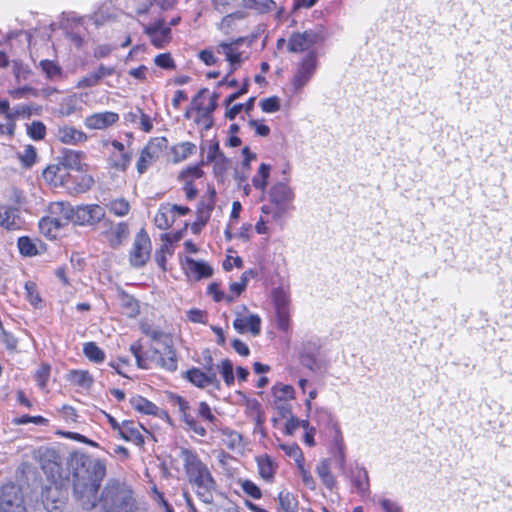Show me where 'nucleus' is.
<instances>
[{
    "label": "nucleus",
    "instance_id": "4d7b16f0",
    "mask_svg": "<svg viewBox=\"0 0 512 512\" xmlns=\"http://www.w3.org/2000/svg\"><path fill=\"white\" fill-rule=\"evenodd\" d=\"M128 234V225L124 222L118 223L116 227L109 233V241L112 246L119 245L125 238H127Z\"/></svg>",
    "mask_w": 512,
    "mask_h": 512
},
{
    "label": "nucleus",
    "instance_id": "052dcab7",
    "mask_svg": "<svg viewBox=\"0 0 512 512\" xmlns=\"http://www.w3.org/2000/svg\"><path fill=\"white\" fill-rule=\"evenodd\" d=\"M248 7L258 14H266L275 9L274 0H249Z\"/></svg>",
    "mask_w": 512,
    "mask_h": 512
},
{
    "label": "nucleus",
    "instance_id": "de8ad7c7",
    "mask_svg": "<svg viewBox=\"0 0 512 512\" xmlns=\"http://www.w3.org/2000/svg\"><path fill=\"white\" fill-rule=\"evenodd\" d=\"M220 434L222 436L223 444L229 449L234 450L241 444L242 437L241 435L229 428L220 429Z\"/></svg>",
    "mask_w": 512,
    "mask_h": 512
},
{
    "label": "nucleus",
    "instance_id": "393cba45",
    "mask_svg": "<svg viewBox=\"0 0 512 512\" xmlns=\"http://www.w3.org/2000/svg\"><path fill=\"white\" fill-rule=\"evenodd\" d=\"M24 224L19 208L0 205V227L8 231L20 230Z\"/></svg>",
    "mask_w": 512,
    "mask_h": 512
},
{
    "label": "nucleus",
    "instance_id": "1a4fd4ad",
    "mask_svg": "<svg viewBox=\"0 0 512 512\" xmlns=\"http://www.w3.org/2000/svg\"><path fill=\"white\" fill-rule=\"evenodd\" d=\"M216 202L217 193L215 188L213 186L208 187L207 191L200 196L196 205V217L194 222L191 224V230L194 234L200 233L210 221Z\"/></svg>",
    "mask_w": 512,
    "mask_h": 512
},
{
    "label": "nucleus",
    "instance_id": "774afa93",
    "mask_svg": "<svg viewBox=\"0 0 512 512\" xmlns=\"http://www.w3.org/2000/svg\"><path fill=\"white\" fill-rule=\"evenodd\" d=\"M215 50L211 48H206L198 53V58L201 62H203L207 66H213L218 63V58L215 56Z\"/></svg>",
    "mask_w": 512,
    "mask_h": 512
},
{
    "label": "nucleus",
    "instance_id": "f03ea898",
    "mask_svg": "<svg viewBox=\"0 0 512 512\" xmlns=\"http://www.w3.org/2000/svg\"><path fill=\"white\" fill-rule=\"evenodd\" d=\"M72 485L83 509L95 507L101 483L106 476V465L101 459L81 455L72 462Z\"/></svg>",
    "mask_w": 512,
    "mask_h": 512
},
{
    "label": "nucleus",
    "instance_id": "69168bd1",
    "mask_svg": "<svg viewBox=\"0 0 512 512\" xmlns=\"http://www.w3.org/2000/svg\"><path fill=\"white\" fill-rule=\"evenodd\" d=\"M187 319L192 323L206 324L208 313L199 308H191L186 312Z\"/></svg>",
    "mask_w": 512,
    "mask_h": 512
},
{
    "label": "nucleus",
    "instance_id": "a211bd4d",
    "mask_svg": "<svg viewBox=\"0 0 512 512\" xmlns=\"http://www.w3.org/2000/svg\"><path fill=\"white\" fill-rule=\"evenodd\" d=\"M233 327L240 334L249 333L253 337H257L261 333L262 320L258 314H237L233 320Z\"/></svg>",
    "mask_w": 512,
    "mask_h": 512
},
{
    "label": "nucleus",
    "instance_id": "cd10ccee",
    "mask_svg": "<svg viewBox=\"0 0 512 512\" xmlns=\"http://www.w3.org/2000/svg\"><path fill=\"white\" fill-rule=\"evenodd\" d=\"M185 273L196 280L209 278L213 275V268L204 261L187 258L184 264Z\"/></svg>",
    "mask_w": 512,
    "mask_h": 512
},
{
    "label": "nucleus",
    "instance_id": "37998d69",
    "mask_svg": "<svg viewBox=\"0 0 512 512\" xmlns=\"http://www.w3.org/2000/svg\"><path fill=\"white\" fill-rule=\"evenodd\" d=\"M271 390L273 401L290 402L295 398V389L292 385L276 383Z\"/></svg>",
    "mask_w": 512,
    "mask_h": 512
},
{
    "label": "nucleus",
    "instance_id": "6e6552de",
    "mask_svg": "<svg viewBox=\"0 0 512 512\" xmlns=\"http://www.w3.org/2000/svg\"><path fill=\"white\" fill-rule=\"evenodd\" d=\"M271 298L275 309L276 326L283 333H288L291 330L289 291L283 287L274 288L271 291Z\"/></svg>",
    "mask_w": 512,
    "mask_h": 512
},
{
    "label": "nucleus",
    "instance_id": "412c9836",
    "mask_svg": "<svg viewBox=\"0 0 512 512\" xmlns=\"http://www.w3.org/2000/svg\"><path fill=\"white\" fill-rule=\"evenodd\" d=\"M119 114L113 111L96 112L84 119V125L91 130H104L119 121Z\"/></svg>",
    "mask_w": 512,
    "mask_h": 512
},
{
    "label": "nucleus",
    "instance_id": "f8f14e48",
    "mask_svg": "<svg viewBox=\"0 0 512 512\" xmlns=\"http://www.w3.org/2000/svg\"><path fill=\"white\" fill-rule=\"evenodd\" d=\"M204 176V171L200 164L189 165L181 170L177 176V180L181 183V190L187 201H194L199 191L195 185V181Z\"/></svg>",
    "mask_w": 512,
    "mask_h": 512
},
{
    "label": "nucleus",
    "instance_id": "0eeeda50",
    "mask_svg": "<svg viewBox=\"0 0 512 512\" xmlns=\"http://www.w3.org/2000/svg\"><path fill=\"white\" fill-rule=\"evenodd\" d=\"M167 145L168 140L164 136L152 137L148 140L140 150L136 161V170L140 176L145 174L160 159Z\"/></svg>",
    "mask_w": 512,
    "mask_h": 512
},
{
    "label": "nucleus",
    "instance_id": "79ce46f5",
    "mask_svg": "<svg viewBox=\"0 0 512 512\" xmlns=\"http://www.w3.org/2000/svg\"><path fill=\"white\" fill-rule=\"evenodd\" d=\"M256 276L257 271L254 269H248L244 271L240 277L239 282H233L229 285V294L235 296L236 299L246 290L249 280Z\"/></svg>",
    "mask_w": 512,
    "mask_h": 512
},
{
    "label": "nucleus",
    "instance_id": "4c0bfd02",
    "mask_svg": "<svg viewBox=\"0 0 512 512\" xmlns=\"http://www.w3.org/2000/svg\"><path fill=\"white\" fill-rule=\"evenodd\" d=\"M270 172L271 166L266 163H261L257 173L251 179L253 187L259 190L262 196L266 193Z\"/></svg>",
    "mask_w": 512,
    "mask_h": 512
},
{
    "label": "nucleus",
    "instance_id": "2eb2a0df",
    "mask_svg": "<svg viewBox=\"0 0 512 512\" xmlns=\"http://www.w3.org/2000/svg\"><path fill=\"white\" fill-rule=\"evenodd\" d=\"M74 225L93 226L105 217V210L98 204H85L75 207Z\"/></svg>",
    "mask_w": 512,
    "mask_h": 512
},
{
    "label": "nucleus",
    "instance_id": "8fccbe9b",
    "mask_svg": "<svg viewBox=\"0 0 512 512\" xmlns=\"http://www.w3.org/2000/svg\"><path fill=\"white\" fill-rule=\"evenodd\" d=\"M238 484L241 487L243 493L254 500L262 498L263 493L261 488L250 479H239Z\"/></svg>",
    "mask_w": 512,
    "mask_h": 512
},
{
    "label": "nucleus",
    "instance_id": "e2e57ef3",
    "mask_svg": "<svg viewBox=\"0 0 512 512\" xmlns=\"http://www.w3.org/2000/svg\"><path fill=\"white\" fill-rule=\"evenodd\" d=\"M260 108L264 113H275L281 108V101L278 96H270L259 102Z\"/></svg>",
    "mask_w": 512,
    "mask_h": 512
},
{
    "label": "nucleus",
    "instance_id": "680f3d73",
    "mask_svg": "<svg viewBox=\"0 0 512 512\" xmlns=\"http://www.w3.org/2000/svg\"><path fill=\"white\" fill-rule=\"evenodd\" d=\"M47 133L46 126L41 121H33L27 128V134L35 141H41Z\"/></svg>",
    "mask_w": 512,
    "mask_h": 512
},
{
    "label": "nucleus",
    "instance_id": "f704fd0d",
    "mask_svg": "<svg viewBox=\"0 0 512 512\" xmlns=\"http://www.w3.org/2000/svg\"><path fill=\"white\" fill-rule=\"evenodd\" d=\"M39 230L48 239H56L60 229L65 227L56 219H53L50 214L42 217L38 223Z\"/></svg>",
    "mask_w": 512,
    "mask_h": 512
},
{
    "label": "nucleus",
    "instance_id": "338daca9",
    "mask_svg": "<svg viewBox=\"0 0 512 512\" xmlns=\"http://www.w3.org/2000/svg\"><path fill=\"white\" fill-rule=\"evenodd\" d=\"M131 163V154L123 152L117 159L112 160L111 167L120 172H126Z\"/></svg>",
    "mask_w": 512,
    "mask_h": 512
},
{
    "label": "nucleus",
    "instance_id": "6e6d98bb",
    "mask_svg": "<svg viewBox=\"0 0 512 512\" xmlns=\"http://www.w3.org/2000/svg\"><path fill=\"white\" fill-rule=\"evenodd\" d=\"M85 153L83 151H69L65 154L64 160L71 167L77 171H83L86 164L83 163Z\"/></svg>",
    "mask_w": 512,
    "mask_h": 512
},
{
    "label": "nucleus",
    "instance_id": "72a5a7b5",
    "mask_svg": "<svg viewBox=\"0 0 512 512\" xmlns=\"http://www.w3.org/2000/svg\"><path fill=\"white\" fill-rule=\"evenodd\" d=\"M130 404L134 410L145 415L159 417L163 412L156 404L141 395L132 397Z\"/></svg>",
    "mask_w": 512,
    "mask_h": 512
},
{
    "label": "nucleus",
    "instance_id": "c756f323",
    "mask_svg": "<svg viewBox=\"0 0 512 512\" xmlns=\"http://www.w3.org/2000/svg\"><path fill=\"white\" fill-rule=\"evenodd\" d=\"M66 380L73 387L90 390L94 384V378L88 370L72 369L66 375Z\"/></svg>",
    "mask_w": 512,
    "mask_h": 512
},
{
    "label": "nucleus",
    "instance_id": "ddd939ff",
    "mask_svg": "<svg viewBox=\"0 0 512 512\" xmlns=\"http://www.w3.org/2000/svg\"><path fill=\"white\" fill-rule=\"evenodd\" d=\"M205 369L206 371H203L198 367H191L185 371L183 378L199 389H205L209 386L220 389V381L212 365L206 366Z\"/></svg>",
    "mask_w": 512,
    "mask_h": 512
},
{
    "label": "nucleus",
    "instance_id": "423d86ee",
    "mask_svg": "<svg viewBox=\"0 0 512 512\" xmlns=\"http://www.w3.org/2000/svg\"><path fill=\"white\" fill-rule=\"evenodd\" d=\"M252 41L253 39L241 36L229 41H220L217 43L215 51L223 55L224 60L228 63V75L233 74L248 59V55L241 47L245 43L249 47Z\"/></svg>",
    "mask_w": 512,
    "mask_h": 512
},
{
    "label": "nucleus",
    "instance_id": "a19ab883",
    "mask_svg": "<svg viewBox=\"0 0 512 512\" xmlns=\"http://www.w3.org/2000/svg\"><path fill=\"white\" fill-rule=\"evenodd\" d=\"M25 298L35 309L43 307V299L40 295L38 285L34 281H26L24 284Z\"/></svg>",
    "mask_w": 512,
    "mask_h": 512
},
{
    "label": "nucleus",
    "instance_id": "5701e85b",
    "mask_svg": "<svg viewBox=\"0 0 512 512\" xmlns=\"http://www.w3.org/2000/svg\"><path fill=\"white\" fill-rule=\"evenodd\" d=\"M69 176L70 174L65 164L48 165L42 172L44 181L54 188L66 185Z\"/></svg>",
    "mask_w": 512,
    "mask_h": 512
},
{
    "label": "nucleus",
    "instance_id": "f3484780",
    "mask_svg": "<svg viewBox=\"0 0 512 512\" xmlns=\"http://www.w3.org/2000/svg\"><path fill=\"white\" fill-rule=\"evenodd\" d=\"M161 245L155 251L154 259L157 263L158 267L163 271H167V258L171 257L174 253L173 244L180 240V234L178 232L171 233H163L160 236Z\"/></svg>",
    "mask_w": 512,
    "mask_h": 512
},
{
    "label": "nucleus",
    "instance_id": "b1692460",
    "mask_svg": "<svg viewBox=\"0 0 512 512\" xmlns=\"http://www.w3.org/2000/svg\"><path fill=\"white\" fill-rule=\"evenodd\" d=\"M48 213L53 219L59 221L62 225L66 226L69 223L74 224L75 207L67 201H54L48 206Z\"/></svg>",
    "mask_w": 512,
    "mask_h": 512
},
{
    "label": "nucleus",
    "instance_id": "20e7f679",
    "mask_svg": "<svg viewBox=\"0 0 512 512\" xmlns=\"http://www.w3.org/2000/svg\"><path fill=\"white\" fill-rule=\"evenodd\" d=\"M39 463L44 474L51 482L52 486H46L42 489L41 500L48 512H58L62 501L57 497L60 493L58 482L62 479V464L60 457L54 450L46 449L41 453Z\"/></svg>",
    "mask_w": 512,
    "mask_h": 512
},
{
    "label": "nucleus",
    "instance_id": "4be33fe9",
    "mask_svg": "<svg viewBox=\"0 0 512 512\" xmlns=\"http://www.w3.org/2000/svg\"><path fill=\"white\" fill-rule=\"evenodd\" d=\"M259 477L268 484L275 482L279 465L273 457L268 454H261L255 457Z\"/></svg>",
    "mask_w": 512,
    "mask_h": 512
},
{
    "label": "nucleus",
    "instance_id": "864d4df0",
    "mask_svg": "<svg viewBox=\"0 0 512 512\" xmlns=\"http://www.w3.org/2000/svg\"><path fill=\"white\" fill-rule=\"evenodd\" d=\"M329 422L331 425V429L333 431L334 445L338 450L339 459H340L341 463L343 464L345 462V454H344V441H343L342 432H341L340 426L337 422H334L332 419H330Z\"/></svg>",
    "mask_w": 512,
    "mask_h": 512
},
{
    "label": "nucleus",
    "instance_id": "4468645a",
    "mask_svg": "<svg viewBox=\"0 0 512 512\" xmlns=\"http://www.w3.org/2000/svg\"><path fill=\"white\" fill-rule=\"evenodd\" d=\"M269 201L276 208L274 213L278 217L282 212L286 211L288 206L294 199V193L288 184L277 182L273 184L269 190Z\"/></svg>",
    "mask_w": 512,
    "mask_h": 512
},
{
    "label": "nucleus",
    "instance_id": "f257e3e1",
    "mask_svg": "<svg viewBox=\"0 0 512 512\" xmlns=\"http://www.w3.org/2000/svg\"><path fill=\"white\" fill-rule=\"evenodd\" d=\"M144 333L152 339L148 349H144L142 341H134L129 351L134 356L140 369L160 368L173 373L178 369V354L170 335L160 330H145Z\"/></svg>",
    "mask_w": 512,
    "mask_h": 512
},
{
    "label": "nucleus",
    "instance_id": "473e14b6",
    "mask_svg": "<svg viewBox=\"0 0 512 512\" xmlns=\"http://www.w3.org/2000/svg\"><path fill=\"white\" fill-rule=\"evenodd\" d=\"M153 221L155 226L160 230H167L173 225L175 218L171 211L170 203L163 202L159 205Z\"/></svg>",
    "mask_w": 512,
    "mask_h": 512
},
{
    "label": "nucleus",
    "instance_id": "7c9ffc66",
    "mask_svg": "<svg viewBox=\"0 0 512 512\" xmlns=\"http://www.w3.org/2000/svg\"><path fill=\"white\" fill-rule=\"evenodd\" d=\"M276 501V512H299L300 503L297 496L287 489L278 492Z\"/></svg>",
    "mask_w": 512,
    "mask_h": 512
},
{
    "label": "nucleus",
    "instance_id": "2f4dec72",
    "mask_svg": "<svg viewBox=\"0 0 512 512\" xmlns=\"http://www.w3.org/2000/svg\"><path fill=\"white\" fill-rule=\"evenodd\" d=\"M314 43L313 34L310 32H295L289 38L288 50L290 52H303L308 50Z\"/></svg>",
    "mask_w": 512,
    "mask_h": 512
},
{
    "label": "nucleus",
    "instance_id": "a18cd8bd",
    "mask_svg": "<svg viewBox=\"0 0 512 512\" xmlns=\"http://www.w3.org/2000/svg\"><path fill=\"white\" fill-rule=\"evenodd\" d=\"M39 67L47 79L53 80L62 76V67L55 60H41L39 62Z\"/></svg>",
    "mask_w": 512,
    "mask_h": 512
},
{
    "label": "nucleus",
    "instance_id": "9d476101",
    "mask_svg": "<svg viewBox=\"0 0 512 512\" xmlns=\"http://www.w3.org/2000/svg\"><path fill=\"white\" fill-rule=\"evenodd\" d=\"M143 34L149 40L151 46L156 49H164L173 40L172 29L167 26L163 17H157L153 21L143 25Z\"/></svg>",
    "mask_w": 512,
    "mask_h": 512
},
{
    "label": "nucleus",
    "instance_id": "a878e982",
    "mask_svg": "<svg viewBox=\"0 0 512 512\" xmlns=\"http://www.w3.org/2000/svg\"><path fill=\"white\" fill-rule=\"evenodd\" d=\"M351 484L357 494L362 498L368 497L371 493L368 471L364 467L356 466L351 470Z\"/></svg>",
    "mask_w": 512,
    "mask_h": 512
},
{
    "label": "nucleus",
    "instance_id": "7ed1b4c3",
    "mask_svg": "<svg viewBox=\"0 0 512 512\" xmlns=\"http://www.w3.org/2000/svg\"><path fill=\"white\" fill-rule=\"evenodd\" d=\"M179 455L187 481L197 498L205 504L213 503L217 482L211 469L194 449L181 448Z\"/></svg>",
    "mask_w": 512,
    "mask_h": 512
},
{
    "label": "nucleus",
    "instance_id": "c85d7f7f",
    "mask_svg": "<svg viewBox=\"0 0 512 512\" xmlns=\"http://www.w3.org/2000/svg\"><path fill=\"white\" fill-rule=\"evenodd\" d=\"M58 140L66 145H78L87 141V134L73 126L59 127L57 131Z\"/></svg>",
    "mask_w": 512,
    "mask_h": 512
},
{
    "label": "nucleus",
    "instance_id": "c9c22d12",
    "mask_svg": "<svg viewBox=\"0 0 512 512\" xmlns=\"http://www.w3.org/2000/svg\"><path fill=\"white\" fill-rule=\"evenodd\" d=\"M245 414L256 427H262L265 422V414L261 403L256 399H248L245 402Z\"/></svg>",
    "mask_w": 512,
    "mask_h": 512
},
{
    "label": "nucleus",
    "instance_id": "c03bdc74",
    "mask_svg": "<svg viewBox=\"0 0 512 512\" xmlns=\"http://www.w3.org/2000/svg\"><path fill=\"white\" fill-rule=\"evenodd\" d=\"M19 253L24 257H34L40 253L37 243L29 236H20L17 239Z\"/></svg>",
    "mask_w": 512,
    "mask_h": 512
},
{
    "label": "nucleus",
    "instance_id": "58836bf2",
    "mask_svg": "<svg viewBox=\"0 0 512 512\" xmlns=\"http://www.w3.org/2000/svg\"><path fill=\"white\" fill-rule=\"evenodd\" d=\"M84 356L94 364H101L106 359V354L102 348H100L96 342L89 341L83 344Z\"/></svg>",
    "mask_w": 512,
    "mask_h": 512
},
{
    "label": "nucleus",
    "instance_id": "3c124183",
    "mask_svg": "<svg viewBox=\"0 0 512 512\" xmlns=\"http://www.w3.org/2000/svg\"><path fill=\"white\" fill-rule=\"evenodd\" d=\"M107 207L117 217H124L130 211V203L123 197L111 200Z\"/></svg>",
    "mask_w": 512,
    "mask_h": 512
},
{
    "label": "nucleus",
    "instance_id": "49530a36",
    "mask_svg": "<svg viewBox=\"0 0 512 512\" xmlns=\"http://www.w3.org/2000/svg\"><path fill=\"white\" fill-rule=\"evenodd\" d=\"M279 449H281L285 455L288 457H291L295 460L297 468H301L302 463L305 462L303 452L298 444L292 443V444H284L279 443L278 444Z\"/></svg>",
    "mask_w": 512,
    "mask_h": 512
},
{
    "label": "nucleus",
    "instance_id": "bb28decb",
    "mask_svg": "<svg viewBox=\"0 0 512 512\" xmlns=\"http://www.w3.org/2000/svg\"><path fill=\"white\" fill-rule=\"evenodd\" d=\"M316 69V60L313 56H308L301 62L297 72L293 78V86L300 89L305 86Z\"/></svg>",
    "mask_w": 512,
    "mask_h": 512
},
{
    "label": "nucleus",
    "instance_id": "9b49d317",
    "mask_svg": "<svg viewBox=\"0 0 512 512\" xmlns=\"http://www.w3.org/2000/svg\"><path fill=\"white\" fill-rule=\"evenodd\" d=\"M152 243L144 228H141L135 235L132 247L129 252L130 264L135 268L146 265L151 257Z\"/></svg>",
    "mask_w": 512,
    "mask_h": 512
},
{
    "label": "nucleus",
    "instance_id": "13d9d810",
    "mask_svg": "<svg viewBox=\"0 0 512 512\" xmlns=\"http://www.w3.org/2000/svg\"><path fill=\"white\" fill-rule=\"evenodd\" d=\"M207 292L212 296L215 302H221L225 300L228 304H231L235 301V296L231 294H225L221 289L220 285L217 282H212L207 287Z\"/></svg>",
    "mask_w": 512,
    "mask_h": 512
},
{
    "label": "nucleus",
    "instance_id": "bf43d9fd",
    "mask_svg": "<svg viewBox=\"0 0 512 512\" xmlns=\"http://www.w3.org/2000/svg\"><path fill=\"white\" fill-rule=\"evenodd\" d=\"M18 157L23 167L30 168L37 160L36 148L32 145H26Z\"/></svg>",
    "mask_w": 512,
    "mask_h": 512
},
{
    "label": "nucleus",
    "instance_id": "6ab92c4d",
    "mask_svg": "<svg viewBox=\"0 0 512 512\" xmlns=\"http://www.w3.org/2000/svg\"><path fill=\"white\" fill-rule=\"evenodd\" d=\"M141 430L148 433V430L140 423H137L134 420H124L121 423V429L118 435L126 442H131L138 447H143L145 444V438L141 433Z\"/></svg>",
    "mask_w": 512,
    "mask_h": 512
},
{
    "label": "nucleus",
    "instance_id": "e433bc0d",
    "mask_svg": "<svg viewBox=\"0 0 512 512\" xmlns=\"http://www.w3.org/2000/svg\"><path fill=\"white\" fill-rule=\"evenodd\" d=\"M316 472L322 484L330 491L336 487V479L331 472L329 459H323L316 467Z\"/></svg>",
    "mask_w": 512,
    "mask_h": 512
},
{
    "label": "nucleus",
    "instance_id": "39448f33",
    "mask_svg": "<svg viewBox=\"0 0 512 512\" xmlns=\"http://www.w3.org/2000/svg\"><path fill=\"white\" fill-rule=\"evenodd\" d=\"M174 403L178 407L181 420L186 425L188 431L193 432L199 437L207 435V429L198 420L208 424H215L217 417L212 412L210 405L206 401H200L196 409V415L192 413L189 402L182 396H175Z\"/></svg>",
    "mask_w": 512,
    "mask_h": 512
},
{
    "label": "nucleus",
    "instance_id": "09e8293b",
    "mask_svg": "<svg viewBox=\"0 0 512 512\" xmlns=\"http://www.w3.org/2000/svg\"><path fill=\"white\" fill-rule=\"evenodd\" d=\"M233 369V363L229 358L221 360L220 364L218 365L219 373L221 374L227 387L234 385L235 377Z\"/></svg>",
    "mask_w": 512,
    "mask_h": 512
},
{
    "label": "nucleus",
    "instance_id": "5fc2aeb1",
    "mask_svg": "<svg viewBox=\"0 0 512 512\" xmlns=\"http://www.w3.org/2000/svg\"><path fill=\"white\" fill-rule=\"evenodd\" d=\"M154 64L167 71H173L177 68V64L170 52L157 54L153 59Z\"/></svg>",
    "mask_w": 512,
    "mask_h": 512
},
{
    "label": "nucleus",
    "instance_id": "0e129e2a",
    "mask_svg": "<svg viewBox=\"0 0 512 512\" xmlns=\"http://www.w3.org/2000/svg\"><path fill=\"white\" fill-rule=\"evenodd\" d=\"M0 341L4 344L7 350L14 352L17 350L18 340L10 332L6 331L1 323L0 327Z\"/></svg>",
    "mask_w": 512,
    "mask_h": 512
},
{
    "label": "nucleus",
    "instance_id": "ea45409f",
    "mask_svg": "<svg viewBox=\"0 0 512 512\" xmlns=\"http://www.w3.org/2000/svg\"><path fill=\"white\" fill-rule=\"evenodd\" d=\"M196 151V145L192 142L186 141L175 144L171 148V153L174 162H182L186 160L189 156L194 154Z\"/></svg>",
    "mask_w": 512,
    "mask_h": 512
},
{
    "label": "nucleus",
    "instance_id": "dca6fc26",
    "mask_svg": "<svg viewBox=\"0 0 512 512\" xmlns=\"http://www.w3.org/2000/svg\"><path fill=\"white\" fill-rule=\"evenodd\" d=\"M320 351L321 344L318 341L308 340L303 342L299 352L300 364L310 371L319 370L321 368Z\"/></svg>",
    "mask_w": 512,
    "mask_h": 512
},
{
    "label": "nucleus",
    "instance_id": "aec40b11",
    "mask_svg": "<svg viewBox=\"0 0 512 512\" xmlns=\"http://www.w3.org/2000/svg\"><path fill=\"white\" fill-rule=\"evenodd\" d=\"M116 72L114 66L100 64L94 71L82 76L76 87L78 89L92 88L98 86L105 78L114 75Z\"/></svg>",
    "mask_w": 512,
    "mask_h": 512
},
{
    "label": "nucleus",
    "instance_id": "603ef678",
    "mask_svg": "<svg viewBox=\"0 0 512 512\" xmlns=\"http://www.w3.org/2000/svg\"><path fill=\"white\" fill-rule=\"evenodd\" d=\"M51 375V365L48 363H42L34 373V380L37 386L44 390L46 389Z\"/></svg>",
    "mask_w": 512,
    "mask_h": 512
}]
</instances>
